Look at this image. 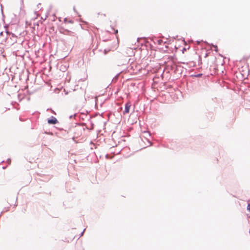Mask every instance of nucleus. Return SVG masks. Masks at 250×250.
I'll return each mask as SVG.
<instances>
[{
    "label": "nucleus",
    "instance_id": "1",
    "mask_svg": "<svg viewBox=\"0 0 250 250\" xmlns=\"http://www.w3.org/2000/svg\"><path fill=\"white\" fill-rule=\"evenodd\" d=\"M131 106V104L130 102H128L126 103L125 105V109L123 112L124 114H128L129 112L130 108Z\"/></svg>",
    "mask_w": 250,
    "mask_h": 250
},
{
    "label": "nucleus",
    "instance_id": "2",
    "mask_svg": "<svg viewBox=\"0 0 250 250\" xmlns=\"http://www.w3.org/2000/svg\"><path fill=\"white\" fill-rule=\"evenodd\" d=\"M47 122L49 124L54 125L58 123V120L56 118L52 117L51 119H48Z\"/></svg>",
    "mask_w": 250,
    "mask_h": 250
},
{
    "label": "nucleus",
    "instance_id": "3",
    "mask_svg": "<svg viewBox=\"0 0 250 250\" xmlns=\"http://www.w3.org/2000/svg\"><path fill=\"white\" fill-rule=\"evenodd\" d=\"M112 30L114 31V34H116H116H118V30H115V29L114 28H112Z\"/></svg>",
    "mask_w": 250,
    "mask_h": 250
},
{
    "label": "nucleus",
    "instance_id": "4",
    "mask_svg": "<svg viewBox=\"0 0 250 250\" xmlns=\"http://www.w3.org/2000/svg\"><path fill=\"white\" fill-rule=\"evenodd\" d=\"M66 31H67V32H73V31H69V30H67V29H66Z\"/></svg>",
    "mask_w": 250,
    "mask_h": 250
},
{
    "label": "nucleus",
    "instance_id": "5",
    "mask_svg": "<svg viewBox=\"0 0 250 250\" xmlns=\"http://www.w3.org/2000/svg\"><path fill=\"white\" fill-rule=\"evenodd\" d=\"M249 57H247V58H244V59L247 60L248 59H249Z\"/></svg>",
    "mask_w": 250,
    "mask_h": 250
}]
</instances>
